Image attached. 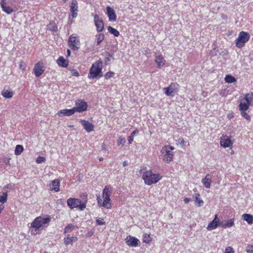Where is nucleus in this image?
Here are the masks:
<instances>
[{"mask_svg": "<svg viewBox=\"0 0 253 253\" xmlns=\"http://www.w3.org/2000/svg\"><path fill=\"white\" fill-rule=\"evenodd\" d=\"M57 62L59 66L63 67H66L68 65V62L62 56L59 57L57 60Z\"/></svg>", "mask_w": 253, "mask_h": 253, "instance_id": "obj_25", "label": "nucleus"}, {"mask_svg": "<svg viewBox=\"0 0 253 253\" xmlns=\"http://www.w3.org/2000/svg\"><path fill=\"white\" fill-rule=\"evenodd\" d=\"M78 3L76 0H72L70 6V10L72 12V16L73 18L77 16Z\"/></svg>", "mask_w": 253, "mask_h": 253, "instance_id": "obj_16", "label": "nucleus"}, {"mask_svg": "<svg viewBox=\"0 0 253 253\" xmlns=\"http://www.w3.org/2000/svg\"><path fill=\"white\" fill-rule=\"evenodd\" d=\"M250 105L247 103L241 102L239 105V110L241 112L242 111H246L249 109Z\"/></svg>", "mask_w": 253, "mask_h": 253, "instance_id": "obj_29", "label": "nucleus"}, {"mask_svg": "<svg viewBox=\"0 0 253 253\" xmlns=\"http://www.w3.org/2000/svg\"><path fill=\"white\" fill-rule=\"evenodd\" d=\"M4 163L6 165H8V166H10V163H9V160L8 159H5L4 160Z\"/></svg>", "mask_w": 253, "mask_h": 253, "instance_id": "obj_56", "label": "nucleus"}, {"mask_svg": "<svg viewBox=\"0 0 253 253\" xmlns=\"http://www.w3.org/2000/svg\"><path fill=\"white\" fill-rule=\"evenodd\" d=\"M26 68V65L25 63L21 61L19 64V68L22 70V71H24Z\"/></svg>", "mask_w": 253, "mask_h": 253, "instance_id": "obj_48", "label": "nucleus"}, {"mask_svg": "<svg viewBox=\"0 0 253 253\" xmlns=\"http://www.w3.org/2000/svg\"><path fill=\"white\" fill-rule=\"evenodd\" d=\"M0 4L2 10L6 12L7 14H10L14 11L12 8L10 6H7L6 5V0H1Z\"/></svg>", "mask_w": 253, "mask_h": 253, "instance_id": "obj_18", "label": "nucleus"}, {"mask_svg": "<svg viewBox=\"0 0 253 253\" xmlns=\"http://www.w3.org/2000/svg\"><path fill=\"white\" fill-rule=\"evenodd\" d=\"M123 165L124 167H126L128 165V162L126 161H125L123 162Z\"/></svg>", "mask_w": 253, "mask_h": 253, "instance_id": "obj_57", "label": "nucleus"}, {"mask_svg": "<svg viewBox=\"0 0 253 253\" xmlns=\"http://www.w3.org/2000/svg\"><path fill=\"white\" fill-rule=\"evenodd\" d=\"M190 201V198H186L184 199L185 203L187 204Z\"/></svg>", "mask_w": 253, "mask_h": 253, "instance_id": "obj_55", "label": "nucleus"}, {"mask_svg": "<svg viewBox=\"0 0 253 253\" xmlns=\"http://www.w3.org/2000/svg\"><path fill=\"white\" fill-rule=\"evenodd\" d=\"M44 253H47L45 252Z\"/></svg>", "mask_w": 253, "mask_h": 253, "instance_id": "obj_64", "label": "nucleus"}, {"mask_svg": "<svg viewBox=\"0 0 253 253\" xmlns=\"http://www.w3.org/2000/svg\"><path fill=\"white\" fill-rule=\"evenodd\" d=\"M79 209L83 211L85 208V203H81V201L80 200V205H79L78 207Z\"/></svg>", "mask_w": 253, "mask_h": 253, "instance_id": "obj_47", "label": "nucleus"}, {"mask_svg": "<svg viewBox=\"0 0 253 253\" xmlns=\"http://www.w3.org/2000/svg\"><path fill=\"white\" fill-rule=\"evenodd\" d=\"M164 147H167V150L171 151L172 150H174V147L172 146H171L166 145V146H165Z\"/></svg>", "mask_w": 253, "mask_h": 253, "instance_id": "obj_52", "label": "nucleus"}, {"mask_svg": "<svg viewBox=\"0 0 253 253\" xmlns=\"http://www.w3.org/2000/svg\"><path fill=\"white\" fill-rule=\"evenodd\" d=\"M241 115L248 121L251 120V116L246 112V111H242Z\"/></svg>", "mask_w": 253, "mask_h": 253, "instance_id": "obj_42", "label": "nucleus"}, {"mask_svg": "<svg viewBox=\"0 0 253 253\" xmlns=\"http://www.w3.org/2000/svg\"><path fill=\"white\" fill-rule=\"evenodd\" d=\"M247 252L248 253H253V246H250L247 247Z\"/></svg>", "mask_w": 253, "mask_h": 253, "instance_id": "obj_50", "label": "nucleus"}, {"mask_svg": "<svg viewBox=\"0 0 253 253\" xmlns=\"http://www.w3.org/2000/svg\"><path fill=\"white\" fill-rule=\"evenodd\" d=\"M106 11L109 20L111 21H116L117 20V16L114 10L110 6H107L106 7Z\"/></svg>", "mask_w": 253, "mask_h": 253, "instance_id": "obj_13", "label": "nucleus"}, {"mask_svg": "<svg viewBox=\"0 0 253 253\" xmlns=\"http://www.w3.org/2000/svg\"><path fill=\"white\" fill-rule=\"evenodd\" d=\"M162 177L159 174L154 173L151 170L144 172L142 175L145 183L148 185L156 183Z\"/></svg>", "mask_w": 253, "mask_h": 253, "instance_id": "obj_2", "label": "nucleus"}, {"mask_svg": "<svg viewBox=\"0 0 253 253\" xmlns=\"http://www.w3.org/2000/svg\"><path fill=\"white\" fill-rule=\"evenodd\" d=\"M112 193V189L109 186H105L103 190V201H102V199L99 197H97V200L98 202V204L99 206H102L106 208L107 209H111V204L110 203V196Z\"/></svg>", "mask_w": 253, "mask_h": 253, "instance_id": "obj_1", "label": "nucleus"}, {"mask_svg": "<svg viewBox=\"0 0 253 253\" xmlns=\"http://www.w3.org/2000/svg\"><path fill=\"white\" fill-rule=\"evenodd\" d=\"M161 152L162 153L164 160L167 163H169L173 157L172 151L167 149V147H163Z\"/></svg>", "mask_w": 253, "mask_h": 253, "instance_id": "obj_8", "label": "nucleus"}, {"mask_svg": "<svg viewBox=\"0 0 253 253\" xmlns=\"http://www.w3.org/2000/svg\"><path fill=\"white\" fill-rule=\"evenodd\" d=\"M209 176L210 174H208L206 175L205 178L202 180V183L207 188H209L210 187L211 182V179Z\"/></svg>", "mask_w": 253, "mask_h": 253, "instance_id": "obj_23", "label": "nucleus"}, {"mask_svg": "<svg viewBox=\"0 0 253 253\" xmlns=\"http://www.w3.org/2000/svg\"><path fill=\"white\" fill-rule=\"evenodd\" d=\"M218 226V223L214 221H211L208 225L207 229L209 231L215 229Z\"/></svg>", "mask_w": 253, "mask_h": 253, "instance_id": "obj_32", "label": "nucleus"}, {"mask_svg": "<svg viewBox=\"0 0 253 253\" xmlns=\"http://www.w3.org/2000/svg\"><path fill=\"white\" fill-rule=\"evenodd\" d=\"M45 161V158L44 157L39 156L36 160V162L38 164H41L42 162H44Z\"/></svg>", "mask_w": 253, "mask_h": 253, "instance_id": "obj_43", "label": "nucleus"}, {"mask_svg": "<svg viewBox=\"0 0 253 253\" xmlns=\"http://www.w3.org/2000/svg\"><path fill=\"white\" fill-rule=\"evenodd\" d=\"M50 188L52 190H55L56 192L59 191L60 182L58 179H55L53 180L50 184Z\"/></svg>", "mask_w": 253, "mask_h": 253, "instance_id": "obj_21", "label": "nucleus"}, {"mask_svg": "<svg viewBox=\"0 0 253 253\" xmlns=\"http://www.w3.org/2000/svg\"><path fill=\"white\" fill-rule=\"evenodd\" d=\"M114 75V73L112 72H108L106 73L105 75V77L106 79L110 78L111 77H113Z\"/></svg>", "mask_w": 253, "mask_h": 253, "instance_id": "obj_45", "label": "nucleus"}, {"mask_svg": "<svg viewBox=\"0 0 253 253\" xmlns=\"http://www.w3.org/2000/svg\"><path fill=\"white\" fill-rule=\"evenodd\" d=\"M249 39L250 34L247 32L242 31L239 33L238 37L236 40V45L239 48H241L244 46L245 43Z\"/></svg>", "mask_w": 253, "mask_h": 253, "instance_id": "obj_4", "label": "nucleus"}, {"mask_svg": "<svg viewBox=\"0 0 253 253\" xmlns=\"http://www.w3.org/2000/svg\"><path fill=\"white\" fill-rule=\"evenodd\" d=\"M67 203L69 207L73 209L78 207L80 205V200L75 198H69L67 200Z\"/></svg>", "mask_w": 253, "mask_h": 253, "instance_id": "obj_15", "label": "nucleus"}, {"mask_svg": "<svg viewBox=\"0 0 253 253\" xmlns=\"http://www.w3.org/2000/svg\"><path fill=\"white\" fill-rule=\"evenodd\" d=\"M75 228V226L72 224H69L67 226L65 227L64 230V233H67L71 232L73 229Z\"/></svg>", "mask_w": 253, "mask_h": 253, "instance_id": "obj_33", "label": "nucleus"}, {"mask_svg": "<svg viewBox=\"0 0 253 253\" xmlns=\"http://www.w3.org/2000/svg\"><path fill=\"white\" fill-rule=\"evenodd\" d=\"M234 219H230L229 220H228L226 221L225 223V224H223V222H221L220 223H219V225L221 226L223 228H227V227H230L234 225Z\"/></svg>", "mask_w": 253, "mask_h": 253, "instance_id": "obj_26", "label": "nucleus"}, {"mask_svg": "<svg viewBox=\"0 0 253 253\" xmlns=\"http://www.w3.org/2000/svg\"><path fill=\"white\" fill-rule=\"evenodd\" d=\"M102 149L103 150H106V148L105 144H102Z\"/></svg>", "mask_w": 253, "mask_h": 253, "instance_id": "obj_58", "label": "nucleus"}, {"mask_svg": "<svg viewBox=\"0 0 253 253\" xmlns=\"http://www.w3.org/2000/svg\"><path fill=\"white\" fill-rule=\"evenodd\" d=\"M225 253H234V252L231 247H228L226 248Z\"/></svg>", "mask_w": 253, "mask_h": 253, "instance_id": "obj_49", "label": "nucleus"}, {"mask_svg": "<svg viewBox=\"0 0 253 253\" xmlns=\"http://www.w3.org/2000/svg\"><path fill=\"white\" fill-rule=\"evenodd\" d=\"M104 36L102 34H99L98 35L96 44L97 45H99L101 42L104 40Z\"/></svg>", "mask_w": 253, "mask_h": 253, "instance_id": "obj_40", "label": "nucleus"}, {"mask_svg": "<svg viewBox=\"0 0 253 253\" xmlns=\"http://www.w3.org/2000/svg\"><path fill=\"white\" fill-rule=\"evenodd\" d=\"M23 151V147L21 145H16L15 149V154L16 155H19L21 154V153Z\"/></svg>", "mask_w": 253, "mask_h": 253, "instance_id": "obj_34", "label": "nucleus"}, {"mask_svg": "<svg viewBox=\"0 0 253 253\" xmlns=\"http://www.w3.org/2000/svg\"><path fill=\"white\" fill-rule=\"evenodd\" d=\"M126 140L125 137L120 136L119 138V139L118 140L117 144L118 145H120L121 144L124 145L126 143Z\"/></svg>", "mask_w": 253, "mask_h": 253, "instance_id": "obj_41", "label": "nucleus"}, {"mask_svg": "<svg viewBox=\"0 0 253 253\" xmlns=\"http://www.w3.org/2000/svg\"><path fill=\"white\" fill-rule=\"evenodd\" d=\"M45 70L44 67L42 63L38 62L36 63L34 68L33 71L37 77H40L42 74Z\"/></svg>", "mask_w": 253, "mask_h": 253, "instance_id": "obj_9", "label": "nucleus"}, {"mask_svg": "<svg viewBox=\"0 0 253 253\" xmlns=\"http://www.w3.org/2000/svg\"><path fill=\"white\" fill-rule=\"evenodd\" d=\"M108 30L110 33L113 34L115 37H117L120 35L119 32L116 29L112 27L111 26H109L108 27Z\"/></svg>", "mask_w": 253, "mask_h": 253, "instance_id": "obj_30", "label": "nucleus"}, {"mask_svg": "<svg viewBox=\"0 0 253 253\" xmlns=\"http://www.w3.org/2000/svg\"><path fill=\"white\" fill-rule=\"evenodd\" d=\"M143 241L146 243H150L151 242V238L150 235L145 234L143 235Z\"/></svg>", "mask_w": 253, "mask_h": 253, "instance_id": "obj_38", "label": "nucleus"}, {"mask_svg": "<svg viewBox=\"0 0 253 253\" xmlns=\"http://www.w3.org/2000/svg\"><path fill=\"white\" fill-rule=\"evenodd\" d=\"M224 80L225 82L227 83H232L236 82V79L235 77L230 75H226L224 78Z\"/></svg>", "mask_w": 253, "mask_h": 253, "instance_id": "obj_31", "label": "nucleus"}, {"mask_svg": "<svg viewBox=\"0 0 253 253\" xmlns=\"http://www.w3.org/2000/svg\"><path fill=\"white\" fill-rule=\"evenodd\" d=\"M245 99L247 103L249 105H252V101H253V93L252 92L248 93L245 97Z\"/></svg>", "mask_w": 253, "mask_h": 253, "instance_id": "obj_28", "label": "nucleus"}, {"mask_svg": "<svg viewBox=\"0 0 253 253\" xmlns=\"http://www.w3.org/2000/svg\"><path fill=\"white\" fill-rule=\"evenodd\" d=\"M64 243L66 245H68L72 243L77 240V238L76 237H70L68 235V236L64 238Z\"/></svg>", "mask_w": 253, "mask_h": 253, "instance_id": "obj_27", "label": "nucleus"}, {"mask_svg": "<svg viewBox=\"0 0 253 253\" xmlns=\"http://www.w3.org/2000/svg\"><path fill=\"white\" fill-rule=\"evenodd\" d=\"M102 64V62L101 61H98L96 63V64H92L89 70L88 75V77L89 78L94 79L97 78L98 77H101L102 76V75L101 74Z\"/></svg>", "mask_w": 253, "mask_h": 253, "instance_id": "obj_3", "label": "nucleus"}, {"mask_svg": "<svg viewBox=\"0 0 253 253\" xmlns=\"http://www.w3.org/2000/svg\"><path fill=\"white\" fill-rule=\"evenodd\" d=\"M50 219L48 217L43 218L39 216L35 218L34 221L31 224V227L35 229V231H38L39 229L43 226V225L48 223Z\"/></svg>", "mask_w": 253, "mask_h": 253, "instance_id": "obj_5", "label": "nucleus"}, {"mask_svg": "<svg viewBox=\"0 0 253 253\" xmlns=\"http://www.w3.org/2000/svg\"><path fill=\"white\" fill-rule=\"evenodd\" d=\"M179 142H180V144L183 145L184 146H188L189 145V142L188 141H185L183 139L179 138L178 139Z\"/></svg>", "mask_w": 253, "mask_h": 253, "instance_id": "obj_44", "label": "nucleus"}, {"mask_svg": "<svg viewBox=\"0 0 253 253\" xmlns=\"http://www.w3.org/2000/svg\"><path fill=\"white\" fill-rule=\"evenodd\" d=\"M96 223L98 225H102L105 224V222L103 218H98L96 219Z\"/></svg>", "mask_w": 253, "mask_h": 253, "instance_id": "obj_46", "label": "nucleus"}, {"mask_svg": "<svg viewBox=\"0 0 253 253\" xmlns=\"http://www.w3.org/2000/svg\"><path fill=\"white\" fill-rule=\"evenodd\" d=\"M138 130L137 129L134 130L130 134V135L128 138V141L129 144H131L133 141V138L134 135L138 133Z\"/></svg>", "mask_w": 253, "mask_h": 253, "instance_id": "obj_35", "label": "nucleus"}, {"mask_svg": "<svg viewBox=\"0 0 253 253\" xmlns=\"http://www.w3.org/2000/svg\"><path fill=\"white\" fill-rule=\"evenodd\" d=\"M220 145L224 148L230 147L232 145L231 139L227 136H223L220 138Z\"/></svg>", "mask_w": 253, "mask_h": 253, "instance_id": "obj_12", "label": "nucleus"}, {"mask_svg": "<svg viewBox=\"0 0 253 253\" xmlns=\"http://www.w3.org/2000/svg\"><path fill=\"white\" fill-rule=\"evenodd\" d=\"M14 94V92L10 90L3 89L1 92V95L6 98H11Z\"/></svg>", "mask_w": 253, "mask_h": 253, "instance_id": "obj_24", "label": "nucleus"}, {"mask_svg": "<svg viewBox=\"0 0 253 253\" xmlns=\"http://www.w3.org/2000/svg\"><path fill=\"white\" fill-rule=\"evenodd\" d=\"M178 86L176 83H171L168 87L164 88L165 94L168 96H174L175 93L178 90Z\"/></svg>", "mask_w": 253, "mask_h": 253, "instance_id": "obj_6", "label": "nucleus"}, {"mask_svg": "<svg viewBox=\"0 0 253 253\" xmlns=\"http://www.w3.org/2000/svg\"><path fill=\"white\" fill-rule=\"evenodd\" d=\"M69 42L73 46V49L77 50L79 48L80 42L76 37L70 36L69 39Z\"/></svg>", "mask_w": 253, "mask_h": 253, "instance_id": "obj_19", "label": "nucleus"}, {"mask_svg": "<svg viewBox=\"0 0 253 253\" xmlns=\"http://www.w3.org/2000/svg\"><path fill=\"white\" fill-rule=\"evenodd\" d=\"M155 62L157 64L159 68H161L164 66L166 63V60L164 59L163 56L161 54H155Z\"/></svg>", "mask_w": 253, "mask_h": 253, "instance_id": "obj_17", "label": "nucleus"}, {"mask_svg": "<svg viewBox=\"0 0 253 253\" xmlns=\"http://www.w3.org/2000/svg\"><path fill=\"white\" fill-rule=\"evenodd\" d=\"M242 218L244 220L247 222V223L251 225L253 224V215L248 213H245L242 215Z\"/></svg>", "mask_w": 253, "mask_h": 253, "instance_id": "obj_22", "label": "nucleus"}, {"mask_svg": "<svg viewBox=\"0 0 253 253\" xmlns=\"http://www.w3.org/2000/svg\"><path fill=\"white\" fill-rule=\"evenodd\" d=\"M48 29L53 32H56L57 30V26L54 23L50 22L47 25Z\"/></svg>", "mask_w": 253, "mask_h": 253, "instance_id": "obj_37", "label": "nucleus"}, {"mask_svg": "<svg viewBox=\"0 0 253 253\" xmlns=\"http://www.w3.org/2000/svg\"><path fill=\"white\" fill-rule=\"evenodd\" d=\"M67 52V55L68 56H70V54H71V51H70V49H68Z\"/></svg>", "mask_w": 253, "mask_h": 253, "instance_id": "obj_60", "label": "nucleus"}, {"mask_svg": "<svg viewBox=\"0 0 253 253\" xmlns=\"http://www.w3.org/2000/svg\"><path fill=\"white\" fill-rule=\"evenodd\" d=\"M94 20L96 29L98 32L102 31L104 29V23L102 19H100L99 16L95 14L94 15Z\"/></svg>", "mask_w": 253, "mask_h": 253, "instance_id": "obj_11", "label": "nucleus"}, {"mask_svg": "<svg viewBox=\"0 0 253 253\" xmlns=\"http://www.w3.org/2000/svg\"><path fill=\"white\" fill-rule=\"evenodd\" d=\"M103 158H99V161H103Z\"/></svg>", "mask_w": 253, "mask_h": 253, "instance_id": "obj_62", "label": "nucleus"}, {"mask_svg": "<svg viewBox=\"0 0 253 253\" xmlns=\"http://www.w3.org/2000/svg\"><path fill=\"white\" fill-rule=\"evenodd\" d=\"M84 199L85 200V203H86L87 201V195H84Z\"/></svg>", "mask_w": 253, "mask_h": 253, "instance_id": "obj_59", "label": "nucleus"}, {"mask_svg": "<svg viewBox=\"0 0 253 253\" xmlns=\"http://www.w3.org/2000/svg\"><path fill=\"white\" fill-rule=\"evenodd\" d=\"M75 109L74 107L70 109H63L60 110L59 113H58L59 116H60L61 114L66 116H69L73 114H74L75 113Z\"/></svg>", "mask_w": 253, "mask_h": 253, "instance_id": "obj_20", "label": "nucleus"}, {"mask_svg": "<svg viewBox=\"0 0 253 253\" xmlns=\"http://www.w3.org/2000/svg\"><path fill=\"white\" fill-rule=\"evenodd\" d=\"M72 75L76 77H78L79 76V74L78 71H77L76 70H73L72 71Z\"/></svg>", "mask_w": 253, "mask_h": 253, "instance_id": "obj_51", "label": "nucleus"}, {"mask_svg": "<svg viewBox=\"0 0 253 253\" xmlns=\"http://www.w3.org/2000/svg\"><path fill=\"white\" fill-rule=\"evenodd\" d=\"M81 122L84 129L87 132H89L94 130V125L89 123L88 121H86L85 120H81Z\"/></svg>", "mask_w": 253, "mask_h": 253, "instance_id": "obj_14", "label": "nucleus"}, {"mask_svg": "<svg viewBox=\"0 0 253 253\" xmlns=\"http://www.w3.org/2000/svg\"><path fill=\"white\" fill-rule=\"evenodd\" d=\"M127 245L129 247H136L139 245V241L136 238L129 236L126 239Z\"/></svg>", "mask_w": 253, "mask_h": 253, "instance_id": "obj_10", "label": "nucleus"}, {"mask_svg": "<svg viewBox=\"0 0 253 253\" xmlns=\"http://www.w3.org/2000/svg\"><path fill=\"white\" fill-rule=\"evenodd\" d=\"M44 253H47L45 252Z\"/></svg>", "mask_w": 253, "mask_h": 253, "instance_id": "obj_63", "label": "nucleus"}, {"mask_svg": "<svg viewBox=\"0 0 253 253\" xmlns=\"http://www.w3.org/2000/svg\"><path fill=\"white\" fill-rule=\"evenodd\" d=\"M207 92H204L203 93V95L205 97H206V96H207Z\"/></svg>", "mask_w": 253, "mask_h": 253, "instance_id": "obj_61", "label": "nucleus"}, {"mask_svg": "<svg viewBox=\"0 0 253 253\" xmlns=\"http://www.w3.org/2000/svg\"><path fill=\"white\" fill-rule=\"evenodd\" d=\"M200 195L199 194H196V196L195 197V202H198V207L202 206L204 203L203 201L200 198Z\"/></svg>", "mask_w": 253, "mask_h": 253, "instance_id": "obj_36", "label": "nucleus"}, {"mask_svg": "<svg viewBox=\"0 0 253 253\" xmlns=\"http://www.w3.org/2000/svg\"><path fill=\"white\" fill-rule=\"evenodd\" d=\"M7 189H12L13 188V186L11 184H7L6 187H5Z\"/></svg>", "mask_w": 253, "mask_h": 253, "instance_id": "obj_53", "label": "nucleus"}, {"mask_svg": "<svg viewBox=\"0 0 253 253\" xmlns=\"http://www.w3.org/2000/svg\"><path fill=\"white\" fill-rule=\"evenodd\" d=\"M213 221H214L215 222L218 223L219 219H218L217 215L216 214L215 215Z\"/></svg>", "mask_w": 253, "mask_h": 253, "instance_id": "obj_54", "label": "nucleus"}, {"mask_svg": "<svg viewBox=\"0 0 253 253\" xmlns=\"http://www.w3.org/2000/svg\"><path fill=\"white\" fill-rule=\"evenodd\" d=\"M87 108V104L86 102L78 99L76 101L75 107H74L75 112H82L85 111Z\"/></svg>", "mask_w": 253, "mask_h": 253, "instance_id": "obj_7", "label": "nucleus"}, {"mask_svg": "<svg viewBox=\"0 0 253 253\" xmlns=\"http://www.w3.org/2000/svg\"><path fill=\"white\" fill-rule=\"evenodd\" d=\"M7 200V194L6 193H3L2 195H0V203L2 204L6 202Z\"/></svg>", "mask_w": 253, "mask_h": 253, "instance_id": "obj_39", "label": "nucleus"}]
</instances>
